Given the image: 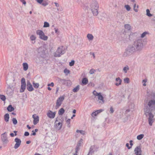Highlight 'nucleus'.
Returning <instances> with one entry per match:
<instances>
[{"mask_svg":"<svg viewBox=\"0 0 155 155\" xmlns=\"http://www.w3.org/2000/svg\"><path fill=\"white\" fill-rule=\"evenodd\" d=\"M90 9L93 15L97 16L98 13V9L99 8V5L96 0H91V2Z\"/></svg>","mask_w":155,"mask_h":155,"instance_id":"nucleus-1","label":"nucleus"},{"mask_svg":"<svg viewBox=\"0 0 155 155\" xmlns=\"http://www.w3.org/2000/svg\"><path fill=\"white\" fill-rule=\"evenodd\" d=\"M143 41L141 38L136 40L133 44L137 51L140 52L143 49L144 45Z\"/></svg>","mask_w":155,"mask_h":155,"instance_id":"nucleus-2","label":"nucleus"},{"mask_svg":"<svg viewBox=\"0 0 155 155\" xmlns=\"http://www.w3.org/2000/svg\"><path fill=\"white\" fill-rule=\"evenodd\" d=\"M137 51L133 46V44L129 45L125 49V51L123 54L124 57H127L130 56L131 54Z\"/></svg>","mask_w":155,"mask_h":155,"instance_id":"nucleus-3","label":"nucleus"},{"mask_svg":"<svg viewBox=\"0 0 155 155\" xmlns=\"http://www.w3.org/2000/svg\"><path fill=\"white\" fill-rule=\"evenodd\" d=\"M155 109V100H151L150 101L147 105L144 108V111H152Z\"/></svg>","mask_w":155,"mask_h":155,"instance_id":"nucleus-4","label":"nucleus"},{"mask_svg":"<svg viewBox=\"0 0 155 155\" xmlns=\"http://www.w3.org/2000/svg\"><path fill=\"white\" fill-rule=\"evenodd\" d=\"M144 111L145 114L146 116H149L148 121L149 124L150 126L152 125V124L154 121L153 115L151 113L152 111Z\"/></svg>","mask_w":155,"mask_h":155,"instance_id":"nucleus-5","label":"nucleus"},{"mask_svg":"<svg viewBox=\"0 0 155 155\" xmlns=\"http://www.w3.org/2000/svg\"><path fill=\"white\" fill-rule=\"evenodd\" d=\"M36 33L39 35V38L40 39L44 41H46L48 39V37L45 35L44 32L42 31L38 30L36 31Z\"/></svg>","mask_w":155,"mask_h":155,"instance_id":"nucleus-6","label":"nucleus"},{"mask_svg":"<svg viewBox=\"0 0 155 155\" xmlns=\"http://www.w3.org/2000/svg\"><path fill=\"white\" fill-rule=\"evenodd\" d=\"M38 54L42 58H44L45 56V48L44 46H41L37 50Z\"/></svg>","mask_w":155,"mask_h":155,"instance_id":"nucleus-7","label":"nucleus"},{"mask_svg":"<svg viewBox=\"0 0 155 155\" xmlns=\"http://www.w3.org/2000/svg\"><path fill=\"white\" fill-rule=\"evenodd\" d=\"M64 51L63 49V47H59L55 53L54 56L55 57H59L61 55L63 54Z\"/></svg>","mask_w":155,"mask_h":155,"instance_id":"nucleus-8","label":"nucleus"},{"mask_svg":"<svg viewBox=\"0 0 155 155\" xmlns=\"http://www.w3.org/2000/svg\"><path fill=\"white\" fill-rule=\"evenodd\" d=\"M1 139L4 144H7L9 142L7 135L6 132L2 134L1 135Z\"/></svg>","mask_w":155,"mask_h":155,"instance_id":"nucleus-9","label":"nucleus"},{"mask_svg":"<svg viewBox=\"0 0 155 155\" xmlns=\"http://www.w3.org/2000/svg\"><path fill=\"white\" fill-rule=\"evenodd\" d=\"M21 87L20 90V92H23L24 91L26 88V84L25 83V79L24 78H22L21 81Z\"/></svg>","mask_w":155,"mask_h":155,"instance_id":"nucleus-10","label":"nucleus"},{"mask_svg":"<svg viewBox=\"0 0 155 155\" xmlns=\"http://www.w3.org/2000/svg\"><path fill=\"white\" fill-rule=\"evenodd\" d=\"M64 98V97L63 96H61L58 98L57 101L56 105L55 106L56 108H58L61 105Z\"/></svg>","mask_w":155,"mask_h":155,"instance_id":"nucleus-11","label":"nucleus"},{"mask_svg":"<svg viewBox=\"0 0 155 155\" xmlns=\"http://www.w3.org/2000/svg\"><path fill=\"white\" fill-rule=\"evenodd\" d=\"M15 141L16 142V143L15 145L14 148L15 149H17L20 145L21 141L20 139L18 138H16L15 139Z\"/></svg>","mask_w":155,"mask_h":155,"instance_id":"nucleus-12","label":"nucleus"},{"mask_svg":"<svg viewBox=\"0 0 155 155\" xmlns=\"http://www.w3.org/2000/svg\"><path fill=\"white\" fill-rule=\"evenodd\" d=\"M27 89L29 91H31L34 90L32 84L30 83L29 81L28 80L27 81Z\"/></svg>","mask_w":155,"mask_h":155,"instance_id":"nucleus-13","label":"nucleus"},{"mask_svg":"<svg viewBox=\"0 0 155 155\" xmlns=\"http://www.w3.org/2000/svg\"><path fill=\"white\" fill-rule=\"evenodd\" d=\"M56 113L55 112H53L50 110H49L47 113V116L50 118H54L55 116Z\"/></svg>","mask_w":155,"mask_h":155,"instance_id":"nucleus-14","label":"nucleus"},{"mask_svg":"<svg viewBox=\"0 0 155 155\" xmlns=\"http://www.w3.org/2000/svg\"><path fill=\"white\" fill-rule=\"evenodd\" d=\"M32 117L34 119L33 124L34 125L36 124L39 122V117L36 114H34L32 116Z\"/></svg>","mask_w":155,"mask_h":155,"instance_id":"nucleus-15","label":"nucleus"},{"mask_svg":"<svg viewBox=\"0 0 155 155\" xmlns=\"http://www.w3.org/2000/svg\"><path fill=\"white\" fill-rule=\"evenodd\" d=\"M58 122L57 120H55V127L58 130H59L61 127L62 124L60 122Z\"/></svg>","mask_w":155,"mask_h":155,"instance_id":"nucleus-16","label":"nucleus"},{"mask_svg":"<svg viewBox=\"0 0 155 155\" xmlns=\"http://www.w3.org/2000/svg\"><path fill=\"white\" fill-rule=\"evenodd\" d=\"M98 98L100 101L99 102L101 104H103L104 103V97L103 96L101 95V93H99V94H98Z\"/></svg>","mask_w":155,"mask_h":155,"instance_id":"nucleus-17","label":"nucleus"},{"mask_svg":"<svg viewBox=\"0 0 155 155\" xmlns=\"http://www.w3.org/2000/svg\"><path fill=\"white\" fill-rule=\"evenodd\" d=\"M104 110L103 109H100L95 111L93 112L91 114V116L93 117L96 116L97 114L100 113L103 111Z\"/></svg>","mask_w":155,"mask_h":155,"instance_id":"nucleus-18","label":"nucleus"},{"mask_svg":"<svg viewBox=\"0 0 155 155\" xmlns=\"http://www.w3.org/2000/svg\"><path fill=\"white\" fill-rule=\"evenodd\" d=\"M135 153L136 155H142L140 148V147H137L135 149Z\"/></svg>","mask_w":155,"mask_h":155,"instance_id":"nucleus-19","label":"nucleus"},{"mask_svg":"<svg viewBox=\"0 0 155 155\" xmlns=\"http://www.w3.org/2000/svg\"><path fill=\"white\" fill-rule=\"evenodd\" d=\"M96 150V147L94 146H92L90 148L88 154H92Z\"/></svg>","mask_w":155,"mask_h":155,"instance_id":"nucleus-20","label":"nucleus"},{"mask_svg":"<svg viewBox=\"0 0 155 155\" xmlns=\"http://www.w3.org/2000/svg\"><path fill=\"white\" fill-rule=\"evenodd\" d=\"M115 80L117 82L115 83V84L116 86H118L121 84L122 80L119 77L116 78Z\"/></svg>","mask_w":155,"mask_h":155,"instance_id":"nucleus-21","label":"nucleus"},{"mask_svg":"<svg viewBox=\"0 0 155 155\" xmlns=\"http://www.w3.org/2000/svg\"><path fill=\"white\" fill-rule=\"evenodd\" d=\"M88 82V79L87 78H82L81 84L82 85H86Z\"/></svg>","mask_w":155,"mask_h":155,"instance_id":"nucleus-22","label":"nucleus"},{"mask_svg":"<svg viewBox=\"0 0 155 155\" xmlns=\"http://www.w3.org/2000/svg\"><path fill=\"white\" fill-rule=\"evenodd\" d=\"M87 37L89 41H92L94 39V37L91 34H88L87 35Z\"/></svg>","mask_w":155,"mask_h":155,"instance_id":"nucleus-23","label":"nucleus"},{"mask_svg":"<svg viewBox=\"0 0 155 155\" xmlns=\"http://www.w3.org/2000/svg\"><path fill=\"white\" fill-rule=\"evenodd\" d=\"M129 69V68L128 66V65H126L123 68L122 71L124 73H127V71H128Z\"/></svg>","mask_w":155,"mask_h":155,"instance_id":"nucleus-24","label":"nucleus"},{"mask_svg":"<svg viewBox=\"0 0 155 155\" xmlns=\"http://www.w3.org/2000/svg\"><path fill=\"white\" fill-rule=\"evenodd\" d=\"M9 114H6L4 115L5 120L6 122H8L9 121Z\"/></svg>","mask_w":155,"mask_h":155,"instance_id":"nucleus-25","label":"nucleus"},{"mask_svg":"<svg viewBox=\"0 0 155 155\" xmlns=\"http://www.w3.org/2000/svg\"><path fill=\"white\" fill-rule=\"evenodd\" d=\"M10 91V93L9 92V93L10 94L12 95L13 93V91L12 89V87L10 85H9L7 88V92H9Z\"/></svg>","mask_w":155,"mask_h":155,"instance_id":"nucleus-26","label":"nucleus"},{"mask_svg":"<svg viewBox=\"0 0 155 155\" xmlns=\"http://www.w3.org/2000/svg\"><path fill=\"white\" fill-rule=\"evenodd\" d=\"M23 69L24 71H26L28 68V65L26 63H24L23 64Z\"/></svg>","mask_w":155,"mask_h":155,"instance_id":"nucleus-27","label":"nucleus"},{"mask_svg":"<svg viewBox=\"0 0 155 155\" xmlns=\"http://www.w3.org/2000/svg\"><path fill=\"white\" fill-rule=\"evenodd\" d=\"M8 110L10 112H11L13 111L14 110V108L12 107V105H9L7 108Z\"/></svg>","mask_w":155,"mask_h":155,"instance_id":"nucleus-28","label":"nucleus"},{"mask_svg":"<svg viewBox=\"0 0 155 155\" xmlns=\"http://www.w3.org/2000/svg\"><path fill=\"white\" fill-rule=\"evenodd\" d=\"M59 81L60 83L64 84H67L68 83V81L64 79H60Z\"/></svg>","mask_w":155,"mask_h":155,"instance_id":"nucleus-29","label":"nucleus"},{"mask_svg":"<svg viewBox=\"0 0 155 155\" xmlns=\"http://www.w3.org/2000/svg\"><path fill=\"white\" fill-rule=\"evenodd\" d=\"M80 149V147L77 145L75 149V152L74 153H73L72 155H77L78 152Z\"/></svg>","mask_w":155,"mask_h":155,"instance_id":"nucleus-30","label":"nucleus"},{"mask_svg":"<svg viewBox=\"0 0 155 155\" xmlns=\"http://www.w3.org/2000/svg\"><path fill=\"white\" fill-rule=\"evenodd\" d=\"M124 27L126 29L128 30H130L131 29V26L129 24H125Z\"/></svg>","mask_w":155,"mask_h":155,"instance_id":"nucleus-31","label":"nucleus"},{"mask_svg":"<svg viewBox=\"0 0 155 155\" xmlns=\"http://www.w3.org/2000/svg\"><path fill=\"white\" fill-rule=\"evenodd\" d=\"M64 112V110L63 108H61L58 111V114L59 115H62Z\"/></svg>","mask_w":155,"mask_h":155,"instance_id":"nucleus-32","label":"nucleus"},{"mask_svg":"<svg viewBox=\"0 0 155 155\" xmlns=\"http://www.w3.org/2000/svg\"><path fill=\"white\" fill-rule=\"evenodd\" d=\"M79 87L80 86L79 85H77L76 87H75L73 89L72 91L74 92H77L79 89Z\"/></svg>","mask_w":155,"mask_h":155,"instance_id":"nucleus-33","label":"nucleus"},{"mask_svg":"<svg viewBox=\"0 0 155 155\" xmlns=\"http://www.w3.org/2000/svg\"><path fill=\"white\" fill-rule=\"evenodd\" d=\"M144 137L143 134H140L137 136V139L139 140H141Z\"/></svg>","mask_w":155,"mask_h":155,"instance_id":"nucleus-34","label":"nucleus"},{"mask_svg":"<svg viewBox=\"0 0 155 155\" xmlns=\"http://www.w3.org/2000/svg\"><path fill=\"white\" fill-rule=\"evenodd\" d=\"M76 132L77 133H80L81 134L83 135H84L86 134L85 131L83 130H76Z\"/></svg>","mask_w":155,"mask_h":155,"instance_id":"nucleus-35","label":"nucleus"},{"mask_svg":"<svg viewBox=\"0 0 155 155\" xmlns=\"http://www.w3.org/2000/svg\"><path fill=\"white\" fill-rule=\"evenodd\" d=\"M148 34L149 33H148V32L145 31L141 35L140 38H143L145 37L146 35Z\"/></svg>","mask_w":155,"mask_h":155,"instance_id":"nucleus-36","label":"nucleus"},{"mask_svg":"<svg viewBox=\"0 0 155 155\" xmlns=\"http://www.w3.org/2000/svg\"><path fill=\"white\" fill-rule=\"evenodd\" d=\"M33 85L34 87L35 88H38L39 86V84L38 83H35L34 82L33 83Z\"/></svg>","mask_w":155,"mask_h":155,"instance_id":"nucleus-37","label":"nucleus"},{"mask_svg":"<svg viewBox=\"0 0 155 155\" xmlns=\"http://www.w3.org/2000/svg\"><path fill=\"white\" fill-rule=\"evenodd\" d=\"M147 15L148 17H151L152 15L150 13V11L149 9L146 10Z\"/></svg>","mask_w":155,"mask_h":155,"instance_id":"nucleus-38","label":"nucleus"},{"mask_svg":"<svg viewBox=\"0 0 155 155\" xmlns=\"http://www.w3.org/2000/svg\"><path fill=\"white\" fill-rule=\"evenodd\" d=\"M124 81L125 83L128 84L130 82L129 79L128 78H126L124 79Z\"/></svg>","mask_w":155,"mask_h":155,"instance_id":"nucleus-39","label":"nucleus"},{"mask_svg":"<svg viewBox=\"0 0 155 155\" xmlns=\"http://www.w3.org/2000/svg\"><path fill=\"white\" fill-rule=\"evenodd\" d=\"M124 7L127 11L130 10L131 8L129 5H125L124 6Z\"/></svg>","mask_w":155,"mask_h":155,"instance_id":"nucleus-40","label":"nucleus"},{"mask_svg":"<svg viewBox=\"0 0 155 155\" xmlns=\"http://www.w3.org/2000/svg\"><path fill=\"white\" fill-rule=\"evenodd\" d=\"M0 98L3 101H5L6 99L5 97L3 95L0 94Z\"/></svg>","mask_w":155,"mask_h":155,"instance_id":"nucleus-41","label":"nucleus"},{"mask_svg":"<svg viewBox=\"0 0 155 155\" xmlns=\"http://www.w3.org/2000/svg\"><path fill=\"white\" fill-rule=\"evenodd\" d=\"M12 121L13 124L15 125L17 123V120L15 118H13L12 119Z\"/></svg>","mask_w":155,"mask_h":155,"instance_id":"nucleus-42","label":"nucleus"},{"mask_svg":"<svg viewBox=\"0 0 155 155\" xmlns=\"http://www.w3.org/2000/svg\"><path fill=\"white\" fill-rule=\"evenodd\" d=\"M75 63V61L74 60H72L71 61L69 62V65L71 67L73 66Z\"/></svg>","mask_w":155,"mask_h":155,"instance_id":"nucleus-43","label":"nucleus"},{"mask_svg":"<svg viewBox=\"0 0 155 155\" xmlns=\"http://www.w3.org/2000/svg\"><path fill=\"white\" fill-rule=\"evenodd\" d=\"M83 143V140L82 139H81L79 141L77 145L80 147L81 146V144Z\"/></svg>","mask_w":155,"mask_h":155,"instance_id":"nucleus-44","label":"nucleus"},{"mask_svg":"<svg viewBox=\"0 0 155 155\" xmlns=\"http://www.w3.org/2000/svg\"><path fill=\"white\" fill-rule=\"evenodd\" d=\"M36 37L33 35H31L30 37V39L31 41H34L36 39Z\"/></svg>","mask_w":155,"mask_h":155,"instance_id":"nucleus-45","label":"nucleus"},{"mask_svg":"<svg viewBox=\"0 0 155 155\" xmlns=\"http://www.w3.org/2000/svg\"><path fill=\"white\" fill-rule=\"evenodd\" d=\"M49 23L47 22H45L44 23V27H49Z\"/></svg>","mask_w":155,"mask_h":155,"instance_id":"nucleus-46","label":"nucleus"},{"mask_svg":"<svg viewBox=\"0 0 155 155\" xmlns=\"http://www.w3.org/2000/svg\"><path fill=\"white\" fill-rule=\"evenodd\" d=\"M136 4L134 3V10L136 12H137L138 11V10L137 8H136Z\"/></svg>","mask_w":155,"mask_h":155,"instance_id":"nucleus-47","label":"nucleus"},{"mask_svg":"<svg viewBox=\"0 0 155 155\" xmlns=\"http://www.w3.org/2000/svg\"><path fill=\"white\" fill-rule=\"evenodd\" d=\"M96 70L92 69H91L89 72V73L90 74H93L95 71Z\"/></svg>","mask_w":155,"mask_h":155,"instance_id":"nucleus-48","label":"nucleus"},{"mask_svg":"<svg viewBox=\"0 0 155 155\" xmlns=\"http://www.w3.org/2000/svg\"><path fill=\"white\" fill-rule=\"evenodd\" d=\"M147 81V80L146 79H144L142 81V83H143V85L144 86H145L146 85V83Z\"/></svg>","mask_w":155,"mask_h":155,"instance_id":"nucleus-49","label":"nucleus"},{"mask_svg":"<svg viewBox=\"0 0 155 155\" xmlns=\"http://www.w3.org/2000/svg\"><path fill=\"white\" fill-rule=\"evenodd\" d=\"M93 93L94 95L95 96H98V94H99V93H98L97 92L95 91H93Z\"/></svg>","mask_w":155,"mask_h":155,"instance_id":"nucleus-50","label":"nucleus"},{"mask_svg":"<svg viewBox=\"0 0 155 155\" xmlns=\"http://www.w3.org/2000/svg\"><path fill=\"white\" fill-rule=\"evenodd\" d=\"M110 111L111 113L112 114L114 112V110L112 107H110Z\"/></svg>","mask_w":155,"mask_h":155,"instance_id":"nucleus-51","label":"nucleus"},{"mask_svg":"<svg viewBox=\"0 0 155 155\" xmlns=\"http://www.w3.org/2000/svg\"><path fill=\"white\" fill-rule=\"evenodd\" d=\"M64 73L66 74V75H68V70L67 68H66L64 71Z\"/></svg>","mask_w":155,"mask_h":155,"instance_id":"nucleus-52","label":"nucleus"},{"mask_svg":"<svg viewBox=\"0 0 155 155\" xmlns=\"http://www.w3.org/2000/svg\"><path fill=\"white\" fill-rule=\"evenodd\" d=\"M36 1L37 2L41 4L43 0H36Z\"/></svg>","mask_w":155,"mask_h":155,"instance_id":"nucleus-53","label":"nucleus"},{"mask_svg":"<svg viewBox=\"0 0 155 155\" xmlns=\"http://www.w3.org/2000/svg\"><path fill=\"white\" fill-rule=\"evenodd\" d=\"M48 86H51L53 87L54 86V84L53 82H51V84H48Z\"/></svg>","mask_w":155,"mask_h":155,"instance_id":"nucleus-54","label":"nucleus"},{"mask_svg":"<svg viewBox=\"0 0 155 155\" xmlns=\"http://www.w3.org/2000/svg\"><path fill=\"white\" fill-rule=\"evenodd\" d=\"M29 132H25V134H24V135L25 136H29Z\"/></svg>","mask_w":155,"mask_h":155,"instance_id":"nucleus-55","label":"nucleus"},{"mask_svg":"<svg viewBox=\"0 0 155 155\" xmlns=\"http://www.w3.org/2000/svg\"><path fill=\"white\" fill-rule=\"evenodd\" d=\"M32 133L31 134V136H32V135L35 136V135H36V133L34 131V130H32Z\"/></svg>","mask_w":155,"mask_h":155,"instance_id":"nucleus-56","label":"nucleus"},{"mask_svg":"<svg viewBox=\"0 0 155 155\" xmlns=\"http://www.w3.org/2000/svg\"><path fill=\"white\" fill-rule=\"evenodd\" d=\"M21 1L23 3V4L25 5L26 4V2L25 0H21Z\"/></svg>","mask_w":155,"mask_h":155,"instance_id":"nucleus-57","label":"nucleus"},{"mask_svg":"<svg viewBox=\"0 0 155 155\" xmlns=\"http://www.w3.org/2000/svg\"><path fill=\"white\" fill-rule=\"evenodd\" d=\"M151 96H152L153 97H155V91L151 93Z\"/></svg>","mask_w":155,"mask_h":155,"instance_id":"nucleus-58","label":"nucleus"},{"mask_svg":"<svg viewBox=\"0 0 155 155\" xmlns=\"http://www.w3.org/2000/svg\"><path fill=\"white\" fill-rule=\"evenodd\" d=\"M42 5L44 6H46L48 5V3L47 2H43L42 3Z\"/></svg>","mask_w":155,"mask_h":155,"instance_id":"nucleus-59","label":"nucleus"},{"mask_svg":"<svg viewBox=\"0 0 155 155\" xmlns=\"http://www.w3.org/2000/svg\"><path fill=\"white\" fill-rule=\"evenodd\" d=\"M126 146L127 147L128 149H130V148L131 147H129V144L128 143H127L126 144Z\"/></svg>","mask_w":155,"mask_h":155,"instance_id":"nucleus-60","label":"nucleus"},{"mask_svg":"<svg viewBox=\"0 0 155 155\" xmlns=\"http://www.w3.org/2000/svg\"><path fill=\"white\" fill-rule=\"evenodd\" d=\"M54 30H55V32L57 34H58V29L57 28H54Z\"/></svg>","mask_w":155,"mask_h":155,"instance_id":"nucleus-61","label":"nucleus"},{"mask_svg":"<svg viewBox=\"0 0 155 155\" xmlns=\"http://www.w3.org/2000/svg\"><path fill=\"white\" fill-rule=\"evenodd\" d=\"M54 4H55V6L56 7H58L59 6V5L57 3L54 2Z\"/></svg>","mask_w":155,"mask_h":155,"instance_id":"nucleus-62","label":"nucleus"},{"mask_svg":"<svg viewBox=\"0 0 155 155\" xmlns=\"http://www.w3.org/2000/svg\"><path fill=\"white\" fill-rule=\"evenodd\" d=\"M132 142H133V141L132 140H130V145L132 146V145H133V144L132 143Z\"/></svg>","mask_w":155,"mask_h":155,"instance_id":"nucleus-63","label":"nucleus"},{"mask_svg":"<svg viewBox=\"0 0 155 155\" xmlns=\"http://www.w3.org/2000/svg\"><path fill=\"white\" fill-rule=\"evenodd\" d=\"M14 134L13 133H10V135L12 137H13L14 136Z\"/></svg>","mask_w":155,"mask_h":155,"instance_id":"nucleus-64","label":"nucleus"}]
</instances>
